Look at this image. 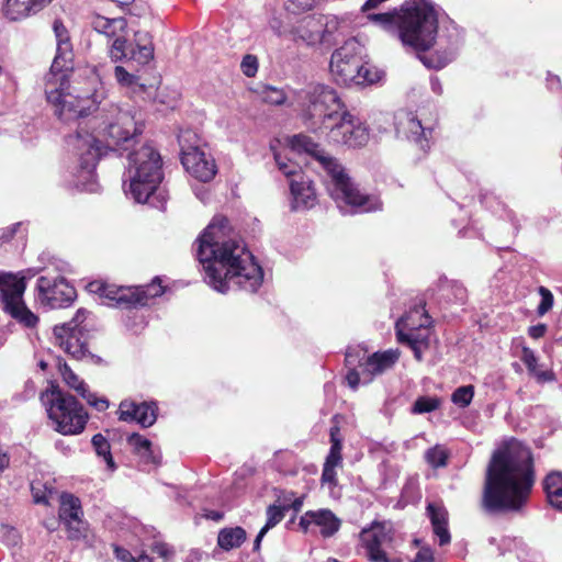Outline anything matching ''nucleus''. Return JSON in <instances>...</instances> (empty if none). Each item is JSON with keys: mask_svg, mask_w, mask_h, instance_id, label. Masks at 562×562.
Returning a JSON list of instances; mask_svg holds the SVG:
<instances>
[{"mask_svg": "<svg viewBox=\"0 0 562 562\" xmlns=\"http://www.w3.org/2000/svg\"><path fill=\"white\" fill-rule=\"evenodd\" d=\"M198 259L205 281L220 293L240 289L255 293L263 281V271L245 245L229 236L228 220L217 216L200 236Z\"/></svg>", "mask_w": 562, "mask_h": 562, "instance_id": "f257e3e1", "label": "nucleus"}, {"mask_svg": "<svg viewBox=\"0 0 562 562\" xmlns=\"http://www.w3.org/2000/svg\"><path fill=\"white\" fill-rule=\"evenodd\" d=\"M533 483L531 452L520 441L512 439L495 451L490 461L482 505L491 513L520 510Z\"/></svg>", "mask_w": 562, "mask_h": 562, "instance_id": "f03ea898", "label": "nucleus"}, {"mask_svg": "<svg viewBox=\"0 0 562 562\" xmlns=\"http://www.w3.org/2000/svg\"><path fill=\"white\" fill-rule=\"evenodd\" d=\"M53 30L57 41L56 55L44 77V91L55 115L64 122L89 115L98 101L97 94H82L70 86L69 72L72 70L74 52L66 26L55 20Z\"/></svg>", "mask_w": 562, "mask_h": 562, "instance_id": "7ed1b4c3", "label": "nucleus"}, {"mask_svg": "<svg viewBox=\"0 0 562 562\" xmlns=\"http://www.w3.org/2000/svg\"><path fill=\"white\" fill-rule=\"evenodd\" d=\"M289 145L291 153L304 151L315 156L319 161L327 175V191L339 209L350 206L356 212H371L381 209L380 199L361 193L345 168L335 158L319 150L318 145L311 137L302 134L294 135L289 140Z\"/></svg>", "mask_w": 562, "mask_h": 562, "instance_id": "20e7f679", "label": "nucleus"}, {"mask_svg": "<svg viewBox=\"0 0 562 562\" xmlns=\"http://www.w3.org/2000/svg\"><path fill=\"white\" fill-rule=\"evenodd\" d=\"M160 154L150 145H142L127 155L124 190L137 203L162 207L166 193L160 188L164 178Z\"/></svg>", "mask_w": 562, "mask_h": 562, "instance_id": "39448f33", "label": "nucleus"}, {"mask_svg": "<svg viewBox=\"0 0 562 562\" xmlns=\"http://www.w3.org/2000/svg\"><path fill=\"white\" fill-rule=\"evenodd\" d=\"M136 43H128L117 37L110 47V57L114 63H123L114 67V77L117 83L131 89L133 92L144 91L145 86L139 82V70L154 57V47L147 34H136Z\"/></svg>", "mask_w": 562, "mask_h": 562, "instance_id": "423d86ee", "label": "nucleus"}, {"mask_svg": "<svg viewBox=\"0 0 562 562\" xmlns=\"http://www.w3.org/2000/svg\"><path fill=\"white\" fill-rule=\"evenodd\" d=\"M302 117L306 126L313 132L325 133L326 125H330L342 114L344 103L337 92L329 86L312 83L301 92Z\"/></svg>", "mask_w": 562, "mask_h": 562, "instance_id": "0eeeda50", "label": "nucleus"}, {"mask_svg": "<svg viewBox=\"0 0 562 562\" xmlns=\"http://www.w3.org/2000/svg\"><path fill=\"white\" fill-rule=\"evenodd\" d=\"M398 358V349L376 351L369 356L360 346L349 347L345 357L348 385L356 390L360 384H369L374 376L392 369Z\"/></svg>", "mask_w": 562, "mask_h": 562, "instance_id": "6e6552de", "label": "nucleus"}, {"mask_svg": "<svg viewBox=\"0 0 562 562\" xmlns=\"http://www.w3.org/2000/svg\"><path fill=\"white\" fill-rule=\"evenodd\" d=\"M47 405L49 419L55 424V430L63 435L80 434L87 424L88 415L79 402L58 386L52 385L42 395Z\"/></svg>", "mask_w": 562, "mask_h": 562, "instance_id": "1a4fd4ad", "label": "nucleus"}, {"mask_svg": "<svg viewBox=\"0 0 562 562\" xmlns=\"http://www.w3.org/2000/svg\"><path fill=\"white\" fill-rule=\"evenodd\" d=\"M67 143L78 156L74 184L82 191L95 192L98 190L95 166L103 154V147L98 137L80 130L75 135H70Z\"/></svg>", "mask_w": 562, "mask_h": 562, "instance_id": "9d476101", "label": "nucleus"}, {"mask_svg": "<svg viewBox=\"0 0 562 562\" xmlns=\"http://www.w3.org/2000/svg\"><path fill=\"white\" fill-rule=\"evenodd\" d=\"M102 122L98 126V136L106 142V148L116 149L140 134L142 124L135 121L131 110H123L115 104H104L101 109Z\"/></svg>", "mask_w": 562, "mask_h": 562, "instance_id": "9b49d317", "label": "nucleus"}, {"mask_svg": "<svg viewBox=\"0 0 562 562\" xmlns=\"http://www.w3.org/2000/svg\"><path fill=\"white\" fill-rule=\"evenodd\" d=\"M181 162L186 170L201 182L211 181L217 167L214 159L201 145V140L192 131H183L179 135Z\"/></svg>", "mask_w": 562, "mask_h": 562, "instance_id": "f8f14e48", "label": "nucleus"}, {"mask_svg": "<svg viewBox=\"0 0 562 562\" xmlns=\"http://www.w3.org/2000/svg\"><path fill=\"white\" fill-rule=\"evenodd\" d=\"M25 289L23 278L19 279L9 272L0 273V302L3 311L23 326L32 328L37 324L38 317L23 301Z\"/></svg>", "mask_w": 562, "mask_h": 562, "instance_id": "ddd939ff", "label": "nucleus"}, {"mask_svg": "<svg viewBox=\"0 0 562 562\" xmlns=\"http://www.w3.org/2000/svg\"><path fill=\"white\" fill-rule=\"evenodd\" d=\"M36 300L47 308L68 307L76 299L75 288L60 274L46 269L36 280Z\"/></svg>", "mask_w": 562, "mask_h": 562, "instance_id": "4468645a", "label": "nucleus"}, {"mask_svg": "<svg viewBox=\"0 0 562 562\" xmlns=\"http://www.w3.org/2000/svg\"><path fill=\"white\" fill-rule=\"evenodd\" d=\"M362 52L363 46L356 38H349L331 54L329 68L337 83L352 86L361 69Z\"/></svg>", "mask_w": 562, "mask_h": 562, "instance_id": "2eb2a0df", "label": "nucleus"}, {"mask_svg": "<svg viewBox=\"0 0 562 562\" xmlns=\"http://www.w3.org/2000/svg\"><path fill=\"white\" fill-rule=\"evenodd\" d=\"M325 132L330 142L352 148L367 145L370 137L368 126L346 111Z\"/></svg>", "mask_w": 562, "mask_h": 562, "instance_id": "dca6fc26", "label": "nucleus"}, {"mask_svg": "<svg viewBox=\"0 0 562 562\" xmlns=\"http://www.w3.org/2000/svg\"><path fill=\"white\" fill-rule=\"evenodd\" d=\"M91 292L99 293L101 296L109 299L119 306H144L147 304L148 297H156L162 294V286L160 284H150L146 289L143 288H120L112 289L99 282H91L89 284Z\"/></svg>", "mask_w": 562, "mask_h": 562, "instance_id": "f3484780", "label": "nucleus"}, {"mask_svg": "<svg viewBox=\"0 0 562 562\" xmlns=\"http://www.w3.org/2000/svg\"><path fill=\"white\" fill-rule=\"evenodd\" d=\"M360 539L373 562H387L382 547L392 541V527L387 522H373L370 528H364Z\"/></svg>", "mask_w": 562, "mask_h": 562, "instance_id": "a211bd4d", "label": "nucleus"}, {"mask_svg": "<svg viewBox=\"0 0 562 562\" xmlns=\"http://www.w3.org/2000/svg\"><path fill=\"white\" fill-rule=\"evenodd\" d=\"M461 44V37L456 27L447 30V34L440 35L437 49L429 56L420 57L428 68L441 69L452 61Z\"/></svg>", "mask_w": 562, "mask_h": 562, "instance_id": "6ab92c4d", "label": "nucleus"}, {"mask_svg": "<svg viewBox=\"0 0 562 562\" xmlns=\"http://www.w3.org/2000/svg\"><path fill=\"white\" fill-rule=\"evenodd\" d=\"M395 328L397 340L401 344H404L411 334L417 335L426 331V337H430V317L423 305H416L396 322Z\"/></svg>", "mask_w": 562, "mask_h": 562, "instance_id": "aec40b11", "label": "nucleus"}, {"mask_svg": "<svg viewBox=\"0 0 562 562\" xmlns=\"http://www.w3.org/2000/svg\"><path fill=\"white\" fill-rule=\"evenodd\" d=\"M59 518L68 529L70 539H79L85 532V522L81 519L82 509L78 497L64 493L60 495Z\"/></svg>", "mask_w": 562, "mask_h": 562, "instance_id": "412c9836", "label": "nucleus"}, {"mask_svg": "<svg viewBox=\"0 0 562 562\" xmlns=\"http://www.w3.org/2000/svg\"><path fill=\"white\" fill-rule=\"evenodd\" d=\"M157 405L154 402L135 403L122 401L119 406V418L123 422H136L142 427H150L157 419Z\"/></svg>", "mask_w": 562, "mask_h": 562, "instance_id": "4be33fe9", "label": "nucleus"}, {"mask_svg": "<svg viewBox=\"0 0 562 562\" xmlns=\"http://www.w3.org/2000/svg\"><path fill=\"white\" fill-rule=\"evenodd\" d=\"M395 128L400 136L414 142L422 149L428 147L427 130L413 112L400 111L395 116Z\"/></svg>", "mask_w": 562, "mask_h": 562, "instance_id": "5701e85b", "label": "nucleus"}, {"mask_svg": "<svg viewBox=\"0 0 562 562\" xmlns=\"http://www.w3.org/2000/svg\"><path fill=\"white\" fill-rule=\"evenodd\" d=\"M340 519L329 509L308 510L300 518V526L307 530L317 526L323 537H331L340 528Z\"/></svg>", "mask_w": 562, "mask_h": 562, "instance_id": "b1692460", "label": "nucleus"}, {"mask_svg": "<svg viewBox=\"0 0 562 562\" xmlns=\"http://www.w3.org/2000/svg\"><path fill=\"white\" fill-rule=\"evenodd\" d=\"M71 328L67 325H56L54 340L66 353L79 360L87 355L88 349L86 342L80 338L81 334L71 331Z\"/></svg>", "mask_w": 562, "mask_h": 562, "instance_id": "393cba45", "label": "nucleus"}, {"mask_svg": "<svg viewBox=\"0 0 562 562\" xmlns=\"http://www.w3.org/2000/svg\"><path fill=\"white\" fill-rule=\"evenodd\" d=\"M291 194L293 196L292 209H310L316 202V192L313 182L304 176L299 179H292L290 182Z\"/></svg>", "mask_w": 562, "mask_h": 562, "instance_id": "a878e982", "label": "nucleus"}, {"mask_svg": "<svg viewBox=\"0 0 562 562\" xmlns=\"http://www.w3.org/2000/svg\"><path fill=\"white\" fill-rule=\"evenodd\" d=\"M52 0H5L2 12L10 21H20L42 10Z\"/></svg>", "mask_w": 562, "mask_h": 562, "instance_id": "bb28decb", "label": "nucleus"}, {"mask_svg": "<svg viewBox=\"0 0 562 562\" xmlns=\"http://www.w3.org/2000/svg\"><path fill=\"white\" fill-rule=\"evenodd\" d=\"M427 513L432 525L434 533L439 539V544H448L451 540V536L448 530V513L446 508L441 505L430 503L427 506Z\"/></svg>", "mask_w": 562, "mask_h": 562, "instance_id": "cd10ccee", "label": "nucleus"}, {"mask_svg": "<svg viewBox=\"0 0 562 562\" xmlns=\"http://www.w3.org/2000/svg\"><path fill=\"white\" fill-rule=\"evenodd\" d=\"M294 34L308 45L324 43V31L319 16H306L295 27Z\"/></svg>", "mask_w": 562, "mask_h": 562, "instance_id": "c85d7f7f", "label": "nucleus"}, {"mask_svg": "<svg viewBox=\"0 0 562 562\" xmlns=\"http://www.w3.org/2000/svg\"><path fill=\"white\" fill-rule=\"evenodd\" d=\"M91 25L98 33L104 34L106 37L123 38L120 33L126 27V21L123 18L108 19L97 15L93 18Z\"/></svg>", "mask_w": 562, "mask_h": 562, "instance_id": "c756f323", "label": "nucleus"}, {"mask_svg": "<svg viewBox=\"0 0 562 562\" xmlns=\"http://www.w3.org/2000/svg\"><path fill=\"white\" fill-rule=\"evenodd\" d=\"M128 443L144 462L151 464L160 463V454L154 451L151 442L147 438L138 434H132L128 437Z\"/></svg>", "mask_w": 562, "mask_h": 562, "instance_id": "7c9ffc66", "label": "nucleus"}, {"mask_svg": "<svg viewBox=\"0 0 562 562\" xmlns=\"http://www.w3.org/2000/svg\"><path fill=\"white\" fill-rule=\"evenodd\" d=\"M543 485L549 503L562 510V473L552 472L548 474Z\"/></svg>", "mask_w": 562, "mask_h": 562, "instance_id": "2f4dec72", "label": "nucleus"}, {"mask_svg": "<svg viewBox=\"0 0 562 562\" xmlns=\"http://www.w3.org/2000/svg\"><path fill=\"white\" fill-rule=\"evenodd\" d=\"M245 540L246 531L241 527L224 528L217 537V543L224 550L238 548Z\"/></svg>", "mask_w": 562, "mask_h": 562, "instance_id": "473e14b6", "label": "nucleus"}, {"mask_svg": "<svg viewBox=\"0 0 562 562\" xmlns=\"http://www.w3.org/2000/svg\"><path fill=\"white\" fill-rule=\"evenodd\" d=\"M330 443L331 446L326 457L324 465L338 468L342 463V442L341 438L339 437V428L336 426L330 428Z\"/></svg>", "mask_w": 562, "mask_h": 562, "instance_id": "72a5a7b5", "label": "nucleus"}, {"mask_svg": "<svg viewBox=\"0 0 562 562\" xmlns=\"http://www.w3.org/2000/svg\"><path fill=\"white\" fill-rule=\"evenodd\" d=\"M383 71L378 69L375 66L364 63L361 59V69H359L355 80H352V85L355 86H364L372 85L381 80L383 76Z\"/></svg>", "mask_w": 562, "mask_h": 562, "instance_id": "f704fd0d", "label": "nucleus"}, {"mask_svg": "<svg viewBox=\"0 0 562 562\" xmlns=\"http://www.w3.org/2000/svg\"><path fill=\"white\" fill-rule=\"evenodd\" d=\"M58 369L65 383L80 396H86V391L88 390L86 383L79 379L63 359H58Z\"/></svg>", "mask_w": 562, "mask_h": 562, "instance_id": "c9c22d12", "label": "nucleus"}, {"mask_svg": "<svg viewBox=\"0 0 562 562\" xmlns=\"http://www.w3.org/2000/svg\"><path fill=\"white\" fill-rule=\"evenodd\" d=\"M448 458L449 451L440 445H436L425 452L426 462L434 469L446 467Z\"/></svg>", "mask_w": 562, "mask_h": 562, "instance_id": "e433bc0d", "label": "nucleus"}, {"mask_svg": "<svg viewBox=\"0 0 562 562\" xmlns=\"http://www.w3.org/2000/svg\"><path fill=\"white\" fill-rule=\"evenodd\" d=\"M428 340L429 337H426V331H423L422 334L417 335L411 334L408 339H405L404 344H407L412 348L416 360L422 361L423 351L428 347Z\"/></svg>", "mask_w": 562, "mask_h": 562, "instance_id": "4c0bfd02", "label": "nucleus"}, {"mask_svg": "<svg viewBox=\"0 0 562 562\" xmlns=\"http://www.w3.org/2000/svg\"><path fill=\"white\" fill-rule=\"evenodd\" d=\"M92 446L98 456L103 457L110 468L114 467L113 458L110 451L109 441L101 435L97 434L92 437Z\"/></svg>", "mask_w": 562, "mask_h": 562, "instance_id": "58836bf2", "label": "nucleus"}, {"mask_svg": "<svg viewBox=\"0 0 562 562\" xmlns=\"http://www.w3.org/2000/svg\"><path fill=\"white\" fill-rule=\"evenodd\" d=\"M260 97L263 102L271 105H281L286 100V94L282 89L267 86L260 91Z\"/></svg>", "mask_w": 562, "mask_h": 562, "instance_id": "ea45409f", "label": "nucleus"}, {"mask_svg": "<svg viewBox=\"0 0 562 562\" xmlns=\"http://www.w3.org/2000/svg\"><path fill=\"white\" fill-rule=\"evenodd\" d=\"M440 405L437 397L422 396L418 397L412 408L415 414H425L436 411Z\"/></svg>", "mask_w": 562, "mask_h": 562, "instance_id": "a19ab883", "label": "nucleus"}, {"mask_svg": "<svg viewBox=\"0 0 562 562\" xmlns=\"http://www.w3.org/2000/svg\"><path fill=\"white\" fill-rule=\"evenodd\" d=\"M474 395V387L472 385H464L458 387L451 395V401L459 407H467L470 405Z\"/></svg>", "mask_w": 562, "mask_h": 562, "instance_id": "79ce46f5", "label": "nucleus"}, {"mask_svg": "<svg viewBox=\"0 0 562 562\" xmlns=\"http://www.w3.org/2000/svg\"><path fill=\"white\" fill-rule=\"evenodd\" d=\"M274 160L279 170L286 177H299L300 166L291 161L288 157H282L280 153H274Z\"/></svg>", "mask_w": 562, "mask_h": 562, "instance_id": "37998d69", "label": "nucleus"}, {"mask_svg": "<svg viewBox=\"0 0 562 562\" xmlns=\"http://www.w3.org/2000/svg\"><path fill=\"white\" fill-rule=\"evenodd\" d=\"M285 507H280L277 505H270L267 508V521L262 527L265 530L269 531L276 525H278L285 516Z\"/></svg>", "mask_w": 562, "mask_h": 562, "instance_id": "c03bdc74", "label": "nucleus"}, {"mask_svg": "<svg viewBox=\"0 0 562 562\" xmlns=\"http://www.w3.org/2000/svg\"><path fill=\"white\" fill-rule=\"evenodd\" d=\"M316 0H285V10L293 14H299L314 8Z\"/></svg>", "mask_w": 562, "mask_h": 562, "instance_id": "a18cd8bd", "label": "nucleus"}, {"mask_svg": "<svg viewBox=\"0 0 562 562\" xmlns=\"http://www.w3.org/2000/svg\"><path fill=\"white\" fill-rule=\"evenodd\" d=\"M538 292L541 296V301L537 307V313L539 316H543L552 308L554 299L551 291L544 286H540Z\"/></svg>", "mask_w": 562, "mask_h": 562, "instance_id": "49530a36", "label": "nucleus"}, {"mask_svg": "<svg viewBox=\"0 0 562 562\" xmlns=\"http://www.w3.org/2000/svg\"><path fill=\"white\" fill-rule=\"evenodd\" d=\"M322 20V29L324 31V43L330 41V36L338 31L339 20L337 16H319Z\"/></svg>", "mask_w": 562, "mask_h": 562, "instance_id": "de8ad7c7", "label": "nucleus"}, {"mask_svg": "<svg viewBox=\"0 0 562 562\" xmlns=\"http://www.w3.org/2000/svg\"><path fill=\"white\" fill-rule=\"evenodd\" d=\"M115 557L120 562H151V559L145 553L135 557L128 550L119 547L115 548Z\"/></svg>", "mask_w": 562, "mask_h": 562, "instance_id": "09e8293b", "label": "nucleus"}, {"mask_svg": "<svg viewBox=\"0 0 562 562\" xmlns=\"http://www.w3.org/2000/svg\"><path fill=\"white\" fill-rule=\"evenodd\" d=\"M241 71L247 77H254L258 71V59L255 55L244 56L240 64Z\"/></svg>", "mask_w": 562, "mask_h": 562, "instance_id": "8fccbe9b", "label": "nucleus"}, {"mask_svg": "<svg viewBox=\"0 0 562 562\" xmlns=\"http://www.w3.org/2000/svg\"><path fill=\"white\" fill-rule=\"evenodd\" d=\"M520 360L525 363L531 374L536 373L538 360L535 352L530 348H522Z\"/></svg>", "mask_w": 562, "mask_h": 562, "instance_id": "3c124183", "label": "nucleus"}, {"mask_svg": "<svg viewBox=\"0 0 562 562\" xmlns=\"http://www.w3.org/2000/svg\"><path fill=\"white\" fill-rule=\"evenodd\" d=\"M87 315H88V311L85 310V308H79L75 316L72 317V319L68 323H64L63 325H67L69 327H72L71 328V331H75L77 334H81L82 333V323L86 321L87 318Z\"/></svg>", "mask_w": 562, "mask_h": 562, "instance_id": "603ef678", "label": "nucleus"}, {"mask_svg": "<svg viewBox=\"0 0 562 562\" xmlns=\"http://www.w3.org/2000/svg\"><path fill=\"white\" fill-rule=\"evenodd\" d=\"M23 228V223L19 222L11 226L0 229V246L4 243L10 241L21 229Z\"/></svg>", "mask_w": 562, "mask_h": 562, "instance_id": "864d4df0", "label": "nucleus"}, {"mask_svg": "<svg viewBox=\"0 0 562 562\" xmlns=\"http://www.w3.org/2000/svg\"><path fill=\"white\" fill-rule=\"evenodd\" d=\"M89 405L98 409L99 412H103L109 407V402L104 397H97L95 394L90 393L88 390L86 391V396H82Z\"/></svg>", "mask_w": 562, "mask_h": 562, "instance_id": "5fc2aeb1", "label": "nucleus"}, {"mask_svg": "<svg viewBox=\"0 0 562 562\" xmlns=\"http://www.w3.org/2000/svg\"><path fill=\"white\" fill-rule=\"evenodd\" d=\"M31 491H32L33 499L36 504L47 505L49 503L46 491L42 490V485L40 483H33L31 485Z\"/></svg>", "mask_w": 562, "mask_h": 562, "instance_id": "6e6d98bb", "label": "nucleus"}, {"mask_svg": "<svg viewBox=\"0 0 562 562\" xmlns=\"http://www.w3.org/2000/svg\"><path fill=\"white\" fill-rule=\"evenodd\" d=\"M322 482L323 483H328V484H331V485H336V483H337V480H336V468L324 465L323 467V473H322Z\"/></svg>", "mask_w": 562, "mask_h": 562, "instance_id": "4d7b16f0", "label": "nucleus"}, {"mask_svg": "<svg viewBox=\"0 0 562 562\" xmlns=\"http://www.w3.org/2000/svg\"><path fill=\"white\" fill-rule=\"evenodd\" d=\"M414 562H434V554L429 548H422L415 555Z\"/></svg>", "mask_w": 562, "mask_h": 562, "instance_id": "13d9d810", "label": "nucleus"}, {"mask_svg": "<svg viewBox=\"0 0 562 562\" xmlns=\"http://www.w3.org/2000/svg\"><path fill=\"white\" fill-rule=\"evenodd\" d=\"M547 331V325L544 324H537L533 326H530L528 329V334L533 339H539L544 336Z\"/></svg>", "mask_w": 562, "mask_h": 562, "instance_id": "bf43d9fd", "label": "nucleus"}, {"mask_svg": "<svg viewBox=\"0 0 562 562\" xmlns=\"http://www.w3.org/2000/svg\"><path fill=\"white\" fill-rule=\"evenodd\" d=\"M451 290L453 292L454 299L459 303H464L467 299V290L461 284L453 283L451 285Z\"/></svg>", "mask_w": 562, "mask_h": 562, "instance_id": "052dcab7", "label": "nucleus"}, {"mask_svg": "<svg viewBox=\"0 0 562 562\" xmlns=\"http://www.w3.org/2000/svg\"><path fill=\"white\" fill-rule=\"evenodd\" d=\"M269 26L278 36H281L285 33L282 21L279 18H272L269 21Z\"/></svg>", "mask_w": 562, "mask_h": 562, "instance_id": "680f3d73", "label": "nucleus"}, {"mask_svg": "<svg viewBox=\"0 0 562 562\" xmlns=\"http://www.w3.org/2000/svg\"><path fill=\"white\" fill-rule=\"evenodd\" d=\"M532 375H535L540 382L552 381L554 379V374L552 372L539 371L538 369L536 370V373H532Z\"/></svg>", "mask_w": 562, "mask_h": 562, "instance_id": "e2e57ef3", "label": "nucleus"}, {"mask_svg": "<svg viewBox=\"0 0 562 562\" xmlns=\"http://www.w3.org/2000/svg\"><path fill=\"white\" fill-rule=\"evenodd\" d=\"M9 456L2 450V448H0V472L4 471L9 467Z\"/></svg>", "mask_w": 562, "mask_h": 562, "instance_id": "0e129e2a", "label": "nucleus"}, {"mask_svg": "<svg viewBox=\"0 0 562 562\" xmlns=\"http://www.w3.org/2000/svg\"><path fill=\"white\" fill-rule=\"evenodd\" d=\"M430 86H431V90L437 93V94H441L442 92V86H441V82L440 80L437 78V77H431L430 79Z\"/></svg>", "mask_w": 562, "mask_h": 562, "instance_id": "69168bd1", "label": "nucleus"}, {"mask_svg": "<svg viewBox=\"0 0 562 562\" xmlns=\"http://www.w3.org/2000/svg\"><path fill=\"white\" fill-rule=\"evenodd\" d=\"M267 532L268 531L265 530L263 528H261L260 531L258 532V535H257V537H256V539L254 541V550L255 551L259 550L260 543H261V541H262V539H263V537L266 536Z\"/></svg>", "mask_w": 562, "mask_h": 562, "instance_id": "338daca9", "label": "nucleus"}, {"mask_svg": "<svg viewBox=\"0 0 562 562\" xmlns=\"http://www.w3.org/2000/svg\"><path fill=\"white\" fill-rule=\"evenodd\" d=\"M548 82H549L550 89H554V86L557 89L560 88V78L557 76H552V77L548 78Z\"/></svg>", "mask_w": 562, "mask_h": 562, "instance_id": "774afa93", "label": "nucleus"}]
</instances>
